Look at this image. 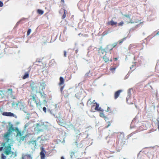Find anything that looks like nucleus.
Segmentation results:
<instances>
[{"instance_id": "nucleus-1", "label": "nucleus", "mask_w": 159, "mask_h": 159, "mask_svg": "<svg viewBox=\"0 0 159 159\" xmlns=\"http://www.w3.org/2000/svg\"><path fill=\"white\" fill-rule=\"evenodd\" d=\"M46 84L44 82L38 83L32 82L30 84V87L32 91H35L36 93L40 92H43L46 88Z\"/></svg>"}, {"instance_id": "nucleus-2", "label": "nucleus", "mask_w": 159, "mask_h": 159, "mask_svg": "<svg viewBox=\"0 0 159 159\" xmlns=\"http://www.w3.org/2000/svg\"><path fill=\"white\" fill-rule=\"evenodd\" d=\"M104 49V48H99L98 50L99 54L100 56H102V58L105 62H108L110 61L111 62L112 61V59L111 56V52L104 50V52H102V50Z\"/></svg>"}, {"instance_id": "nucleus-3", "label": "nucleus", "mask_w": 159, "mask_h": 159, "mask_svg": "<svg viewBox=\"0 0 159 159\" xmlns=\"http://www.w3.org/2000/svg\"><path fill=\"white\" fill-rule=\"evenodd\" d=\"M87 106L88 107L91 106L90 111L94 112L96 111H100L103 112V110L99 107V105L97 103L95 100L92 101L91 98L89 99L87 102Z\"/></svg>"}, {"instance_id": "nucleus-4", "label": "nucleus", "mask_w": 159, "mask_h": 159, "mask_svg": "<svg viewBox=\"0 0 159 159\" xmlns=\"http://www.w3.org/2000/svg\"><path fill=\"white\" fill-rule=\"evenodd\" d=\"M16 138L17 140L20 142L24 141L27 135L26 134L24 135V131H20L17 127H16Z\"/></svg>"}, {"instance_id": "nucleus-5", "label": "nucleus", "mask_w": 159, "mask_h": 159, "mask_svg": "<svg viewBox=\"0 0 159 159\" xmlns=\"http://www.w3.org/2000/svg\"><path fill=\"white\" fill-rule=\"evenodd\" d=\"M117 44L118 43L117 42H116L112 44H109L107 45L104 48V49L102 50V52H104V50H106L107 51H110L111 52L113 49L117 46Z\"/></svg>"}, {"instance_id": "nucleus-6", "label": "nucleus", "mask_w": 159, "mask_h": 159, "mask_svg": "<svg viewBox=\"0 0 159 159\" xmlns=\"http://www.w3.org/2000/svg\"><path fill=\"white\" fill-rule=\"evenodd\" d=\"M4 153L7 155H8L11 153V147L10 144L5 148Z\"/></svg>"}, {"instance_id": "nucleus-7", "label": "nucleus", "mask_w": 159, "mask_h": 159, "mask_svg": "<svg viewBox=\"0 0 159 159\" xmlns=\"http://www.w3.org/2000/svg\"><path fill=\"white\" fill-rule=\"evenodd\" d=\"M41 152L40 153V155L41 157V159H45V154L46 152L44 148L42 147L41 148Z\"/></svg>"}, {"instance_id": "nucleus-8", "label": "nucleus", "mask_w": 159, "mask_h": 159, "mask_svg": "<svg viewBox=\"0 0 159 159\" xmlns=\"http://www.w3.org/2000/svg\"><path fill=\"white\" fill-rule=\"evenodd\" d=\"M2 115L4 116H14V114L11 112H3L2 114Z\"/></svg>"}, {"instance_id": "nucleus-9", "label": "nucleus", "mask_w": 159, "mask_h": 159, "mask_svg": "<svg viewBox=\"0 0 159 159\" xmlns=\"http://www.w3.org/2000/svg\"><path fill=\"white\" fill-rule=\"evenodd\" d=\"M77 152L75 151H72L70 152V156L71 158H76L77 157Z\"/></svg>"}, {"instance_id": "nucleus-10", "label": "nucleus", "mask_w": 159, "mask_h": 159, "mask_svg": "<svg viewBox=\"0 0 159 159\" xmlns=\"http://www.w3.org/2000/svg\"><path fill=\"white\" fill-rule=\"evenodd\" d=\"M15 131L16 132V128L14 129L13 125H11L9 127L8 131L11 133L12 131Z\"/></svg>"}, {"instance_id": "nucleus-11", "label": "nucleus", "mask_w": 159, "mask_h": 159, "mask_svg": "<svg viewBox=\"0 0 159 159\" xmlns=\"http://www.w3.org/2000/svg\"><path fill=\"white\" fill-rule=\"evenodd\" d=\"M121 91V90H119L115 92L114 94V98L115 99L118 97Z\"/></svg>"}, {"instance_id": "nucleus-12", "label": "nucleus", "mask_w": 159, "mask_h": 159, "mask_svg": "<svg viewBox=\"0 0 159 159\" xmlns=\"http://www.w3.org/2000/svg\"><path fill=\"white\" fill-rule=\"evenodd\" d=\"M117 24V23L116 22H115L113 20H111L110 21H108L107 23V24L108 25H111V26L115 25L116 26Z\"/></svg>"}, {"instance_id": "nucleus-13", "label": "nucleus", "mask_w": 159, "mask_h": 159, "mask_svg": "<svg viewBox=\"0 0 159 159\" xmlns=\"http://www.w3.org/2000/svg\"><path fill=\"white\" fill-rule=\"evenodd\" d=\"M37 141L36 140H32L29 141L28 144H32L34 146L36 145Z\"/></svg>"}, {"instance_id": "nucleus-14", "label": "nucleus", "mask_w": 159, "mask_h": 159, "mask_svg": "<svg viewBox=\"0 0 159 159\" xmlns=\"http://www.w3.org/2000/svg\"><path fill=\"white\" fill-rule=\"evenodd\" d=\"M60 82L58 84L59 85H61L64 84V80L63 78L62 77H60L59 79Z\"/></svg>"}, {"instance_id": "nucleus-15", "label": "nucleus", "mask_w": 159, "mask_h": 159, "mask_svg": "<svg viewBox=\"0 0 159 159\" xmlns=\"http://www.w3.org/2000/svg\"><path fill=\"white\" fill-rule=\"evenodd\" d=\"M30 73V71H28L25 73L23 77V79H25L29 77V74Z\"/></svg>"}, {"instance_id": "nucleus-16", "label": "nucleus", "mask_w": 159, "mask_h": 159, "mask_svg": "<svg viewBox=\"0 0 159 159\" xmlns=\"http://www.w3.org/2000/svg\"><path fill=\"white\" fill-rule=\"evenodd\" d=\"M99 115L100 117L104 119L106 121L108 119V118L105 116L103 112L100 113Z\"/></svg>"}, {"instance_id": "nucleus-17", "label": "nucleus", "mask_w": 159, "mask_h": 159, "mask_svg": "<svg viewBox=\"0 0 159 159\" xmlns=\"http://www.w3.org/2000/svg\"><path fill=\"white\" fill-rule=\"evenodd\" d=\"M35 103L37 107H41L43 105L42 102L40 101H37Z\"/></svg>"}, {"instance_id": "nucleus-18", "label": "nucleus", "mask_w": 159, "mask_h": 159, "mask_svg": "<svg viewBox=\"0 0 159 159\" xmlns=\"http://www.w3.org/2000/svg\"><path fill=\"white\" fill-rule=\"evenodd\" d=\"M155 70L157 72L159 73V61L157 62L156 65Z\"/></svg>"}, {"instance_id": "nucleus-19", "label": "nucleus", "mask_w": 159, "mask_h": 159, "mask_svg": "<svg viewBox=\"0 0 159 159\" xmlns=\"http://www.w3.org/2000/svg\"><path fill=\"white\" fill-rule=\"evenodd\" d=\"M19 103H21V102H19V101H18L17 102H13L12 103V106L17 107Z\"/></svg>"}, {"instance_id": "nucleus-20", "label": "nucleus", "mask_w": 159, "mask_h": 159, "mask_svg": "<svg viewBox=\"0 0 159 159\" xmlns=\"http://www.w3.org/2000/svg\"><path fill=\"white\" fill-rule=\"evenodd\" d=\"M31 97L33 100L35 102H36L37 101L36 100V98L37 97L36 95L35 94H33V95H31Z\"/></svg>"}, {"instance_id": "nucleus-21", "label": "nucleus", "mask_w": 159, "mask_h": 159, "mask_svg": "<svg viewBox=\"0 0 159 159\" xmlns=\"http://www.w3.org/2000/svg\"><path fill=\"white\" fill-rule=\"evenodd\" d=\"M38 93H39L40 94L41 97L42 98H45L46 97V95L43 92H39Z\"/></svg>"}, {"instance_id": "nucleus-22", "label": "nucleus", "mask_w": 159, "mask_h": 159, "mask_svg": "<svg viewBox=\"0 0 159 159\" xmlns=\"http://www.w3.org/2000/svg\"><path fill=\"white\" fill-rule=\"evenodd\" d=\"M67 12L66 10L65 9H64V14L62 16V19H64L66 17L67 14Z\"/></svg>"}, {"instance_id": "nucleus-23", "label": "nucleus", "mask_w": 159, "mask_h": 159, "mask_svg": "<svg viewBox=\"0 0 159 159\" xmlns=\"http://www.w3.org/2000/svg\"><path fill=\"white\" fill-rule=\"evenodd\" d=\"M116 68L117 67L116 66L115 67H111L110 69V70L111 71L112 73H114Z\"/></svg>"}, {"instance_id": "nucleus-24", "label": "nucleus", "mask_w": 159, "mask_h": 159, "mask_svg": "<svg viewBox=\"0 0 159 159\" xmlns=\"http://www.w3.org/2000/svg\"><path fill=\"white\" fill-rule=\"evenodd\" d=\"M37 12L39 14L42 15L43 14L44 12L41 10L38 9L37 10Z\"/></svg>"}, {"instance_id": "nucleus-25", "label": "nucleus", "mask_w": 159, "mask_h": 159, "mask_svg": "<svg viewBox=\"0 0 159 159\" xmlns=\"http://www.w3.org/2000/svg\"><path fill=\"white\" fill-rule=\"evenodd\" d=\"M11 133L9 132V131L7 132V133L5 134L4 137L5 138H7L9 137L10 134Z\"/></svg>"}, {"instance_id": "nucleus-26", "label": "nucleus", "mask_w": 159, "mask_h": 159, "mask_svg": "<svg viewBox=\"0 0 159 159\" xmlns=\"http://www.w3.org/2000/svg\"><path fill=\"white\" fill-rule=\"evenodd\" d=\"M29 103H30V105L31 107H33V104L32 103L31 98L28 101Z\"/></svg>"}, {"instance_id": "nucleus-27", "label": "nucleus", "mask_w": 159, "mask_h": 159, "mask_svg": "<svg viewBox=\"0 0 159 159\" xmlns=\"http://www.w3.org/2000/svg\"><path fill=\"white\" fill-rule=\"evenodd\" d=\"M112 122V121H108L107 122L108 125L107 126H105V128H108L111 125V123Z\"/></svg>"}, {"instance_id": "nucleus-28", "label": "nucleus", "mask_w": 159, "mask_h": 159, "mask_svg": "<svg viewBox=\"0 0 159 159\" xmlns=\"http://www.w3.org/2000/svg\"><path fill=\"white\" fill-rule=\"evenodd\" d=\"M25 156H26L27 157V158H28V159H32V157H31V156L30 154H26L25 155Z\"/></svg>"}, {"instance_id": "nucleus-29", "label": "nucleus", "mask_w": 159, "mask_h": 159, "mask_svg": "<svg viewBox=\"0 0 159 159\" xmlns=\"http://www.w3.org/2000/svg\"><path fill=\"white\" fill-rule=\"evenodd\" d=\"M31 31V29H29L27 31V36L29 35L30 34Z\"/></svg>"}, {"instance_id": "nucleus-30", "label": "nucleus", "mask_w": 159, "mask_h": 159, "mask_svg": "<svg viewBox=\"0 0 159 159\" xmlns=\"http://www.w3.org/2000/svg\"><path fill=\"white\" fill-rule=\"evenodd\" d=\"M125 39V38H124V39H123L121 40H119L118 42H117L119 44H121V43H122L124 41V40Z\"/></svg>"}, {"instance_id": "nucleus-31", "label": "nucleus", "mask_w": 159, "mask_h": 159, "mask_svg": "<svg viewBox=\"0 0 159 159\" xmlns=\"http://www.w3.org/2000/svg\"><path fill=\"white\" fill-rule=\"evenodd\" d=\"M6 157L3 154H2L1 155L2 159H6Z\"/></svg>"}, {"instance_id": "nucleus-32", "label": "nucleus", "mask_w": 159, "mask_h": 159, "mask_svg": "<svg viewBox=\"0 0 159 159\" xmlns=\"http://www.w3.org/2000/svg\"><path fill=\"white\" fill-rule=\"evenodd\" d=\"M157 125L158 126V129L159 130V118H158L157 120Z\"/></svg>"}, {"instance_id": "nucleus-33", "label": "nucleus", "mask_w": 159, "mask_h": 159, "mask_svg": "<svg viewBox=\"0 0 159 159\" xmlns=\"http://www.w3.org/2000/svg\"><path fill=\"white\" fill-rule=\"evenodd\" d=\"M8 91L10 92V94H12V89H9L7 90Z\"/></svg>"}, {"instance_id": "nucleus-34", "label": "nucleus", "mask_w": 159, "mask_h": 159, "mask_svg": "<svg viewBox=\"0 0 159 159\" xmlns=\"http://www.w3.org/2000/svg\"><path fill=\"white\" fill-rule=\"evenodd\" d=\"M124 24V23L123 21H121L118 24V26H122Z\"/></svg>"}, {"instance_id": "nucleus-35", "label": "nucleus", "mask_w": 159, "mask_h": 159, "mask_svg": "<svg viewBox=\"0 0 159 159\" xmlns=\"http://www.w3.org/2000/svg\"><path fill=\"white\" fill-rule=\"evenodd\" d=\"M124 16L125 17H127V18H129V20H130V16L129 15H124Z\"/></svg>"}, {"instance_id": "nucleus-36", "label": "nucleus", "mask_w": 159, "mask_h": 159, "mask_svg": "<svg viewBox=\"0 0 159 159\" xmlns=\"http://www.w3.org/2000/svg\"><path fill=\"white\" fill-rule=\"evenodd\" d=\"M30 123L29 122L26 123L25 125V128H26L27 127L30 125Z\"/></svg>"}, {"instance_id": "nucleus-37", "label": "nucleus", "mask_w": 159, "mask_h": 159, "mask_svg": "<svg viewBox=\"0 0 159 159\" xmlns=\"http://www.w3.org/2000/svg\"><path fill=\"white\" fill-rule=\"evenodd\" d=\"M64 86H61V88L60 89V91H61V92H62V91H63V90L64 88Z\"/></svg>"}, {"instance_id": "nucleus-38", "label": "nucleus", "mask_w": 159, "mask_h": 159, "mask_svg": "<svg viewBox=\"0 0 159 159\" xmlns=\"http://www.w3.org/2000/svg\"><path fill=\"white\" fill-rule=\"evenodd\" d=\"M3 5V2L0 1V7H2Z\"/></svg>"}, {"instance_id": "nucleus-39", "label": "nucleus", "mask_w": 159, "mask_h": 159, "mask_svg": "<svg viewBox=\"0 0 159 159\" xmlns=\"http://www.w3.org/2000/svg\"><path fill=\"white\" fill-rule=\"evenodd\" d=\"M43 111L46 113V108L45 107H44L43 108Z\"/></svg>"}, {"instance_id": "nucleus-40", "label": "nucleus", "mask_w": 159, "mask_h": 159, "mask_svg": "<svg viewBox=\"0 0 159 159\" xmlns=\"http://www.w3.org/2000/svg\"><path fill=\"white\" fill-rule=\"evenodd\" d=\"M64 56L65 57H66V51H64Z\"/></svg>"}, {"instance_id": "nucleus-41", "label": "nucleus", "mask_w": 159, "mask_h": 159, "mask_svg": "<svg viewBox=\"0 0 159 159\" xmlns=\"http://www.w3.org/2000/svg\"><path fill=\"white\" fill-rule=\"evenodd\" d=\"M113 59L115 61H116L117 59H118V58H117V57H115V58H113Z\"/></svg>"}, {"instance_id": "nucleus-42", "label": "nucleus", "mask_w": 159, "mask_h": 159, "mask_svg": "<svg viewBox=\"0 0 159 159\" xmlns=\"http://www.w3.org/2000/svg\"><path fill=\"white\" fill-rule=\"evenodd\" d=\"M135 67V65H133L132 66V67H130V68L131 69L133 67Z\"/></svg>"}, {"instance_id": "nucleus-43", "label": "nucleus", "mask_w": 159, "mask_h": 159, "mask_svg": "<svg viewBox=\"0 0 159 159\" xmlns=\"http://www.w3.org/2000/svg\"><path fill=\"white\" fill-rule=\"evenodd\" d=\"M61 2L64 3V0H61Z\"/></svg>"}, {"instance_id": "nucleus-44", "label": "nucleus", "mask_w": 159, "mask_h": 159, "mask_svg": "<svg viewBox=\"0 0 159 159\" xmlns=\"http://www.w3.org/2000/svg\"><path fill=\"white\" fill-rule=\"evenodd\" d=\"M80 105H82V106H84V104L83 102H81L80 103Z\"/></svg>"}, {"instance_id": "nucleus-45", "label": "nucleus", "mask_w": 159, "mask_h": 159, "mask_svg": "<svg viewBox=\"0 0 159 159\" xmlns=\"http://www.w3.org/2000/svg\"><path fill=\"white\" fill-rule=\"evenodd\" d=\"M0 92H1V93H3V95H4V94H3V91L1 90V91H0Z\"/></svg>"}, {"instance_id": "nucleus-46", "label": "nucleus", "mask_w": 159, "mask_h": 159, "mask_svg": "<svg viewBox=\"0 0 159 159\" xmlns=\"http://www.w3.org/2000/svg\"><path fill=\"white\" fill-rule=\"evenodd\" d=\"M159 34V31L156 34L157 35H158Z\"/></svg>"}, {"instance_id": "nucleus-47", "label": "nucleus", "mask_w": 159, "mask_h": 159, "mask_svg": "<svg viewBox=\"0 0 159 159\" xmlns=\"http://www.w3.org/2000/svg\"><path fill=\"white\" fill-rule=\"evenodd\" d=\"M61 159H64V157H61Z\"/></svg>"}, {"instance_id": "nucleus-48", "label": "nucleus", "mask_w": 159, "mask_h": 159, "mask_svg": "<svg viewBox=\"0 0 159 159\" xmlns=\"http://www.w3.org/2000/svg\"><path fill=\"white\" fill-rule=\"evenodd\" d=\"M22 104H24V105L23 106H24V105H25V103H23Z\"/></svg>"}, {"instance_id": "nucleus-49", "label": "nucleus", "mask_w": 159, "mask_h": 159, "mask_svg": "<svg viewBox=\"0 0 159 159\" xmlns=\"http://www.w3.org/2000/svg\"><path fill=\"white\" fill-rule=\"evenodd\" d=\"M76 52H77V50H76Z\"/></svg>"}, {"instance_id": "nucleus-50", "label": "nucleus", "mask_w": 159, "mask_h": 159, "mask_svg": "<svg viewBox=\"0 0 159 159\" xmlns=\"http://www.w3.org/2000/svg\"><path fill=\"white\" fill-rule=\"evenodd\" d=\"M76 52H77V50H76Z\"/></svg>"}, {"instance_id": "nucleus-51", "label": "nucleus", "mask_w": 159, "mask_h": 159, "mask_svg": "<svg viewBox=\"0 0 159 159\" xmlns=\"http://www.w3.org/2000/svg\"><path fill=\"white\" fill-rule=\"evenodd\" d=\"M79 35H80V34H79Z\"/></svg>"}, {"instance_id": "nucleus-52", "label": "nucleus", "mask_w": 159, "mask_h": 159, "mask_svg": "<svg viewBox=\"0 0 159 159\" xmlns=\"http://www.w3.org/2000/svg\"><path fill=\"white\" fill-rule=\"evenodd\" d=\"M124 159H125V158H124Z\"/></svg>"}]
</instances>
